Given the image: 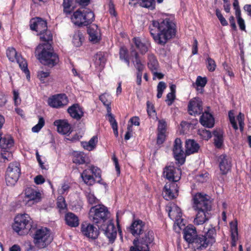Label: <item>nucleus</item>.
<instances>
[{
	"label": "nucleus",
	"mask_w": 251,
	"mask_h": 251,
	"mask_svg": "<svg viewBox=\"0 0 251 251\" xmlns=\"http://www.w3.org/2000/svg\"><path fill=\"white\" fill-rule=\"evenodd\" d=\"M149 29L154 42L161 46H165L169 40L174 38L177 31L174 19L167 16L152 20Z\"/></svg>",
	"instance_id": "f257e3e1"
},
{
	"label": "nucleus",
	"mask_w": 251,
	"mask_h": 251,
	"mask_svg": "<svg viewBox=\"0 0 251 251\" xmlns=\"http://www.w3.org/2000/svg\"><path fill=\"white\" fill-rule=\"evenodd\" d=\"M192 201L193 208L196 212L194 223L196 225H202L211 218V201L207 198V195L201 193L193 196Z\"/></svg>",
	"instance_id": "f03ea898"
},
{
	"label": "nucleus",
	"mask_w": 251,
	"mask_h": 251,
	"mask_svg": "<svg viewBox=\"0 0 251 251\" xmlns=\"http://www.w3.org/2000/svg\"><path fill=\"white\" fill-rule=\"evenodd\" d=\"M35 54L42 64L49 67H54L59 62L58 55L53 51L50 43L39 44L36 48Z\"/></svg>",
	"instance_id": "7ed1b4c3"
},
{
	"label": "nucleus",
	"mask_w": 251,
	"mask_h": 251,
	"mask_svg": "<svg viewBox=\"0 0 251 251\" xmlns=\"http://www.w3.org/2000/svg\"><path fill=\"white\" fill-rule=\"evenodd\" d=\"M30 235L33 239L35 246L39 249L46 248L53 240L50 229L46 227L32 228Z\"/></svg>",
	"instance_id": "20e7f679"
},
{
	"label": "nucleus",
	"mask_w": 251,
	"mask_h": 251,
	"mask_svg": "<svg viewBox=\"0 0 251 251\" xmlns=\"http://www.w3.org/2000/svg\"><path fill=\"white\" fill-rule=\"evenodd\" d=\"M71 19L78 27L87 26L95 20V14L90 9L79 8L73 13Z\"/></svg>",
	"instance_id": "39448f33"
},
{
	"label": "nucleus",
	"mask_w": 251,
	"mask_h": 251,
	"mask_svg": "<svg viewBox=\"0 0 251 251\" xmlns=\"http://www.w3.org/2000/svg\"><path fill=\"white\" fill-rule=\"evenodd\" d=\"M32 220L27 214H18L14 218L12 227L13 230L19 235L30 233L32 229Z\"/></svg>",
	"instance_id": "423d86ee"
},
{
	"label": "nucleus",
	"mask_w": 251,
	"mask_h": 251,
	"mask_svg": "<svg viewBox=\"0 0 251 251\" xmlns=\"http://www.w3.org/2000/svg\"><path fill=\"white\" fill-rule=\"evenodd\" d=\"M110 214L107 207L102 204L92 206L89 212V218L98 227L108 220Z\"/></svg>",
	"instance_id": "0eeeda50"
},
{
	"label": "nucleus",
	"mask_w": 251,
	"mask_h": 251,
	"mask_svg": "<svg viewBox=\"0 0 251 251\" xmlns=\"http://www.w3.org/2000/svg\"><path fill=\"white\" fill-rule=\"evenodd\" d=\"M139 238H136L133 241L129 251H150L149 245L154 241V233L151 229L146 230Z\"/></svg>",
	"instance_id": "6e6552de"
},
{
	"label": "nucleus",
	"mask_w": 251,
	"mask_h": 251,
	"mask_svg": "<svg viewBox=\"0 0 251 251\" xmlns=\"http://www.w3.org/2000/svg\"><path fill=\"white\" fill-rule=\"evenodd\" d=\"M101 172L100 168L94 165H91L84 170L81 174V176L85 184L89 186L93 185L96 181L100 184L101 182Z\"/></svg>",
	"instance_id": "1a4fd4ad"
},
{
	"label": "nucleus",
	"mask_w": 251,
	"mask_h": 251,
	"mask_svg": "<svg viewBox=\"0 0 251 251\" xmlns=\"http://www.w3.org/2000/svg\"><path fill=\"white\" fill-rule=\"evenodd\" d=\"M217 236L216 230L215 227H210L204 235H199L195 245L198 251L206 249L209 246H212L216 242Z\"/></svg>",
	"instance_id": "9d476101"
},
{
	"label": "nucleus",
	"mask_w": 251,
	"mask_h": 251,
	"mask_svg": "<svg viewBox=\"0 0 251 251\" xmlns=\"http://www.w3.org/2000/svg\"><path fill=\"white\" fill-rule=\"evenodd\" d=\"M20 164L15 161L10 163L7 169L5 180L8 186H13L18 180L21 175Z\"/></svg>",
	"instance_id": "9b49d317"
},
{
	"label": "nucleus",
	"mask_w": 251,
	"mask_h": 251,
	"mask_svg": "<svg viewBox=\"0 0 251 251\" xmlns=\"http://www.w3.org/2000/svg\"><path fill=\"white\" fill-rule=\"evenodd\" d=\"M80 231L84 236L92 240L97 239L100 234L99 230L93 224L87 221L83 222L81 224Z\"/></svg>",
	"instance_id": "f8f14e48"
},
{
	"label": "nucleus",
	"mask_w": 251,
	"mask_h": 251,
	"mask_svg": "<svg viewBox=\"0 0 251 251\" xmlns=\"http://www.w3.org/2000/svg\"><path fill=\"white\" fill-rule=\"evenodd\" d=\"M178 187L176 182H168L163 188L162 194L167 201L176 198L178 196Z\"/></svg>",
	"instance_id": "ddd939ff"
},
{
	"label": "nucleus",
	"mask_w": 251,
	"mask_h": 251,
	"mask_svg": "<svg viewBox=\"0 0 251 251\" xmlns=\"http://www.w3.org/2000/svg\"><path fill=\"white\" fill-rule=\"evenodd\" d=\"M183 237L184 239L189 243L192 244L195 251L198 250L195 245V242L198 238L199 235L196 227L192 225H189L186 226L183 230Z\"/></svg>",
	"instance_id": "4468645a"
},
{
	"label": "nucleus",
	"mask_w": 251,
	"mask_h": 251,
	"mask_svg": "<svg viewBox=\"0 0 251 251\" xmlns=\"http://www.w3.org/2000/svg\"><path fill=\"white\" fill-rule=\"evenodd\" d=\"M173 153L177 163L182 165L185 162V156L182 148V142L180 138H176L174 143Z\"/></svg>",
	"instance_id": "2eb2a0df"
},
{
	"label": "nucleus",
	"mask_w": 251,
	"mask_h": 251,
	"mask_svg": "<svg viewBox=\"0 0 251 251\" xmlns=\"http://www.w3.org/2000/svg\"><path fill=\"white\" fill-rule=\"evenodd\" d=\"M30 29L39 34H43V32L48 28L47 21L38 17L32 18L29 21Z\"/></svg>",
	"instance_id": "dca6fc26"
},
{
	"label": "nucleus",
	"mask_w": 251,
	"mask_h": 251,
	"mask_svg": "<svg viewBox=\"0 0 251 251\" xmlns=\"http://www.w3.org/2000/svg\"><path fill=\"white\" fill-rule=\"evenodd\" d=\"M99 228L104 231L110 242L114 241L117 236V230L111 220H107L105 223L100 225Z\"/></svg>",
	"instance_id": "f3484780"
},
{
	"label": "nucleus",
	"mask_w": 251,
	"mask_h": 251,
	"mask_svg": "<svg viewBox=\"0 0 251 251\" xmlns=\"http://www.w3.org/2000/svg\"><path fill=\"white\" fill-rule=\"evenodd\" d=\"M202 101L199 97H195L189 101L188 112L191 115H199L202 113Z\"/></svg>",
	"instance_id": "a211bd4d"
},
{
	"label": "nucleus",
	"mask_w": 251,
	"mask_h": 251,
	"mask_svg": "<svg viewBox=\"0 0 251 251\" xmlns=\"http://www.w3.org/2000/svg\"><path fill=\"white\" fill-rule=\"evenodd\" d=\"M69 100L66 94L54 95L48 100L49 105L53 108H58L67 105Z\"/></svg>",
	"instance_id": "6ab92c4d"
},
{
	"label": "nucleus",
	"mask_w": 251,
	"mask_h": 251,
	"mask_svg": "<svg viewBox=\"0 0 251 251\" xmlns=\"http://www.w3.org/2000/svg\"><path fill=\"white\" fill-rule=\"evenodd\" d=\"M219 167L222 175H226L231 170V161L229 156L226 154H222L217 159Z\"/></svg>",
	"instance_id": "aec40b11"
},
{
	"label": "nucleus",
	"mask_w": 251,
	"mask_h": 251,
	"mask_svg": "<svg viewBox=\"0 0 251 251\" xmlns=\"http://www.w3.org/2000/svg\"><path fill=\"white\" fill-rule=\"evenodd\" d=\"M14 145V140L11 137H1V134L0 133V146L2 149L6 150V152H2L1 153L2 157L4 159L8 160V157H9L11 153L8 151L7 150H9Z\"/></svg>",
	"instance_id": "412c9836"
},
{
	"label": "nucleus",
	"mask_w": 251,
	"mask_h": 251,
	"mask_svg": "<svg viewBox=\"0 0 251 251\" xmlns=\"http://www.w3.org/2000/svg\"><path fill=\"white\" fill-rule=\"evenodd\" d=\"M67 112L72 118L76 121L80 120L84 114L83 108L78 103H74L69 106L67 109Z\"/></svg>",
	"instance_id": "4be33fe9"
},
{
	"label": "nucleus",
	"mask_w": 251,
	"mask_h": 251,
	"mask_svg": "<svg viewBox=\"0 0 251 251\" xmlns=\"http://www.w3.org/2000/svg\"><path fill=\"white\" fill-rule=\"evenodd\" d=\"M87 33L89 40L94 44L99 43L101 39L100 29L95 24L87 27Z\"/></svg>",
	"instance_id": "5701e85b"
},
{
	"label": "nucleus",
	"mask_w": 251,
	"mask_h": 251,
	"mask_svg": "<svg viewBox=\"0 0 251 251\" xmlns=\"http://www.w3.org/2000/svg\"><path fill=\"white\" fill-rule=\"evenodd\" d=\"M176 169L173 166H166L164 169L163 175L169 180V182H177L180 179V170H177L179 175H176Z\"/></svg>",
	"instance_id": "b1692460"
},
{
	"label": "nucleus",
	"mask_w": 251,
	"mask_h": 251,
	"mask_svg": "<svg viewBox=\"0 0 251 251\" xmlns=\"http://www.w3.org/2000/svg\"><path fill=\"white\" fill-rule=\"evenodd\" d=\"M145 226V223L141 220H135L130 226L129 231L134 236H140L143 233Z\"/></svg>",
	"instance_id": "393cba45"
},
{
	"label": "nucleus",
	"mask_w": 251,
	"mask_h": 251,
	"mask_svg": "<svg viewBox=\"0 0 251 251\" xmlns=\"http://www.w3.org/2000/svg\"><path fill=\"white\" fill-rule=\"evenodd\" d=\"M53 125L57 127V131L62 134H70L72 131V127L70 124L66 120H55Z\"/></svg>",
	"instance_id": "a878e982"
},
{
	"label": "nucleus",
	"mask_w": 251,
	"mask_h": 251,
	"mask_svg": "<svg viewBox=\"0 0 251 251\" xmlns=\"http://www.w3.org/2000/svg\"><path fill=\"white\" fill-rule=\"evenodd\" d=\"M132 42L140 53L142 55L145 54L151 47L149 42H142L140 37H134Z\"/></svg>",
	"instance_id": "bb28decb"
},
{
	"label": "nucleus",
	"mask_w": 251,
	"mask_h": 251,
	"mask_svg": "<svg viewBox=\"0 0 251 251\" xmlns=\"http://www.w3.org/2000/svg\"><path fill=\"white\" fill-rule=\"evenodd\" d=\"M202 113L200 119V123L206 127H213L214 126L215 120L212 114L206 111Z\"/></svg>",
	"instance_id": "cd10ccee"
},
{
	"label": "nucleus",
	"mask_w": 251,
	"mask_h": 251,
	"mask_svg": "<svg viewBox=\"0 0 251 251\" xmlns=\"http://www.w3.org/2000/svg\"><path fill=\"white\" fill-rule=\"evenodd\" d=\"M64 220L65 224L71 227H76L79 225L78 217L71 212H68L65 214Z\"/></svg>",
	"instance_id": "c85d7f7f"
},
{
	"label": "nucleus",
	"mask_w": 251,
	"mask_h": 251,
	"mask_svg": "<svg viewBox=\"0 0 251 251\" xmlns=\"http://www.w3.org/2000/svg\"><path fill=\"white\" fill-rule=\"evenodd\" d=\"M185 155H189L191 154L198 152L200 146L193 139H188L185 142Z\"/></svg>",
	"instance_id": "c756f323"
},
{
	"label": "nucleus",
	"mask_w": 251,
	"mask_h": 251,
	"mask_svg": "<svg viewBox=\"0 0 251 251\" xmlns=\"http://www.w3.org/2000/svg\"><path fill=\"white\" fill-rule=\"evenodd\" d=\"M25 198L28 199V201H33V202L37 203L41 200V194L36 190L31 187H27L25 190Z\"/></svg>",
	"instance_id": "7c9ffc66"
},
{
	"label": "nucleus",
	"mask_w": 251,
	"mask_h": 251,
	"mask_svg": "<svg viewBox=\"0 0 251 251\" xmlns=\"http://www.w3.org/2000/svg\"><path fill=\"white\" fill-rule=\"evenodd\" d=\"M147 66L151 72L159 70V62L156 56L152 53H149L148 54Z\"/></svg>",
	"instance_id": "2f4dec72"
},
{
	"label": "nucleus",
	"mask_w": 251,
	"mask_h": 251,
	"mask_svg": "<svg viewBox=\"0 0 251 251\" xmlns=\"http://www.w3.org/2000/svg\"><path fill=\"white\" fill-rule=\"evenodd\" d=\"M130 55L132 57V62L137 71H143L144 66L142 63L138 52L134 49L130 50Z\"/></svg>",
	"instance_id": "473e14b6"
},
{
	"label": "nucleus",
	"mask_w": 251,
	"mask_h": 251,
	"mask_svg": "<svg viewBox=\"0 0 251 251\" xmlns=\"http://www.w3.org/2000/svg\"><path fill=\"white\" fill-rule=\"evenodd\" d=\"M214 144L216 148L221 149L224 144V132L221 129H216L213 132Z\"/></svg>",
	"instance_id": "72a5a7b5"
},
{
	"label": "nucleus",
	"mask_w": 251,
	"mask_h": 251,
	"mask_svg": "<svg viewBox=\"0 0 251 251\" xmlns=\"http://www.w3.org/2000/svg\"><path fill=\"white\" fill-rule=\"evenodd\" d=\"M88 157L86 154L81 151H74L73 153V162L76 165L87 163Z\"/></svg>",
	"instance_id": "f704fd0d"
},
{
	"label": "nucleus",
	"mask_w": 251,
	"mask_h": 251,
	"mask_svg": "<svg viewBox=\"0 0 251 251\" xmlns=\"http://www.w3.org/2000/svg\"><path fill=\"white\" fill-rule=\"evenodd\" d=\"M168 216L172 220L177 222L178 224V221L182 217L181 209L177 206H175L174 208L169 207Z\"/></svg>",
	"instance_id": "c9c22d12"
},
{
	"label": "nucleus",
	"mask_w": 251,
	"mask_h": 251,
	"mask_svg": "<svg viewBox=\"0 0 251 251\" xmlns=\"http://www.w3.org/2000/svg\"><path fill=\"white\" fill-rule=\"evenodd\" d=\"M230 228L231 232V246H235L236 245V242L238 240V235L237 221L235 223H233V222H230Z\"/></svg>",
	"instance_id": "e433bc0d"
},
{
	"label": "nucleus",
	"mask_w": 251,
	"mask_h": 251,
	"mask_svg": "<svg viewBox=\"0 0 251 251\" xmlns=\"http://www.w3.org/2000/svg\"><path fill=\"white\" fill-rule=\"evenodd\" d=\"M17 62L18 63L20 68L26 75L27 79L30 78V72L27 68V63L26 60L21 55L17 58Z\"/></svg>",
	"instance_id": "4c0bfd02"
},
{
	"label": "nucleus",
	"mask_w": 251,
	"mask_h": 251,
	"mask_svg": "<svg viewBox=\"0 0 251 251\" xmlns=\"http://www.w3.org/2000/svg\"><path fill=\"white\" fill-rule=\"evenodd\" d=\"M119 58L124 61L128 67L130 66V58L129 52L126 47L123 46L120 47L119 50Z\"/></svg>",
	"instance_id": "58836bf2"
},
{
	"label": "nucleus",
	"mask_w": 251,
	"mask_h": 251,
	"mask_svg": "<svg viewBox=\"0 0 251 251\" xmlns=\"http://www.w3.org/2000/svg\"><path fill=\"white\" fill-rule=\"evenodd\" d=\"M99 100L106 106L107 112L110 113L111 110V98L110 95L106 93H104L99 96Z\"/></svg>",
	"instance_id": "ea45409f"
},
{
	"label": "nucleus",
	"mask_w": 251,
	"mask_h": 251,
	"mask_svg": "<svg viewBox=\"0 0 251 251\" xmlns=\"http://www.w3.org/2000/svg\"><path fill=\"white\" fill-rule=\"evenodd\" d=\"M73 0H63L62 6L63 8V13L66 16L70 15L74 10V7L72 4Z\"/></svg>",
	"instance_id": "a19ab883"
},
{
	"label": "nucleus",
	"mask_w": 251,
	"mask_h": 251,
	"mask_svg": "<svg viewBox=\"0 0 251 251\" xmlns=\"http://www.w3.org/2000/svg\"><path fill=\"white\" fill-rule=\"evenodd\" d=\"M94 61L96 65L103 66L106 61V59L103 52H97L94 56Z\"/></svg>",
	"instance_id": "79ce46f5"
},
{
	"label": "nucleus",
	"mask_w": 251,
	"mask_h": 251,
	"mask_svg": "<svg viewBox=\"0 0 251 251\" xmlns=\"http://www.w3.org/2000/svg\"><path fill=\"white\" fill-rule=\"evenodd\" d=\"M139 5L142 7L148 8L150 10H153L155 8V0H139Z\"/></svg>",
	"instance_id": "37998d69"
},
{
	"label": "nucleus",
	"mask_w": 251,
	"mask_h": 251,
	"mask_svg": "<svg viewBox=\"0 0 251 251\" xmlns=\"http://www.w3.org/2000/svg\"><path fill=\"white\" fill-rule=\"evenodd\" d=\"M39 35H40V40L45 43H50V42L52 41V34L48 28L43 32V34H39Z\"/></svg>",
	"instance_id": "c03bdc74"
},
{
	"label": "nucleus",
	"mask_w": 251,
	"mask_h": 251,
	"mask_svg": "<svg viewBox=\"0 0 251 251\" xmlns=\"http://www.w3.org/2000/svg\"><path fill=\"white\" fill-rule=\"evenodd\" d=\"M6 56L11 62L17 60V58L19 56L17 51L13 47H9L6 50Z\"/></svg>",
	"instance_id": "a18cd8bd"
},
{
	"label": "nucleus",
	"mask_w": 251,
	"mask_h": 251,
	"mask_svg": "<svg viewBox=\"0 0 251 251\" xmlns=\"http://www.w3.org/2000/svg\"><path fill=\"white\" fill-rule=\"evenodd\" d=\"M109 117V122L110 123L111 127L113 130V132L116 137H118V124L115 120L113 115L111 114H108Z\"/></svg>",
	"instance_id": "49530a36"
},
{
	"label": "nucleus",
	"mask_w": 251,
	"mask_h": 251,
	"mask_svg": "<svg viewBox=\"0 0 251 251\" xmlns=\"http://www.w3.org/2000/svg\"><path fill=\"white\" fill-rule=\"evenodd\" d=\"M38 122L37 124H36L32 128V131L33 132H38L45 126V120L43 117L41 116H38Z\"/></svg>",
	"instance_id": "de8ad7c7"
},
{
	"label": "nucleus",
	"mask_w": 251,
	"mask_h": 251,
	"mask_svg": "<svg viewBox=\"0 0 251 251\" xmlns=\"http://www.w3.org/2000/svg\"><path fill=\"white\" fill-rule=\"evenodd\" d=\"M57 207L59 209L60 211L67 209V205L66 203L65 198L62 196H59L57 198Z\"/></svg>",
	"instance_id": "09e8293b"
},
{
	"label": "nucleus",
	"mask_w": 251,
	"mask_h": 251,
	"mask_svg": "<svg viewBox=\"0 0 251 251\" xmlns=\"http://www.w3.org/2000/svg\"><path fill=\"white\" fill-rule=\"evenodd\" d=\"M206 67L209 72H214L216 68V64L214 60L210 57L207 58Z\"/></svg>",
	"instance_id": "8fccbe9b"
},
{
	"label": "nucleus",
	"mask_w": 251,
	"mask_h": 251,
	"mask_svg": "<svg viewBox=\"0 0 251 251\" xmlns=\"http://www.w3.org/2000/svg\"><path fill=\"white\" fill-rule=\"evenodd\" d=\"M167 130V123L164 119L159 120L157 126V132L166 133Z\"/></svg>",
	"instance_id": "3c124183"
},
{
	"label": "nucleus",
	"mask_w": 251,
	"mask_h": 251,
	"mask_svg": "<svg viewBox=\"0 0 251 251\" xmlns=\"http://www.w3.org/2000/svg\"><path fill=\"white\" fill-rule=\"evenodd\" d=\"M207 82V79L206 77L198 76L196 78L195 84L197 85L198 87H201L203 88L206 85Z\"/></svg>",
	"instance_id": "603ef678"
},
{
	"label": "nucleus",
	"mask_w": 251,
	"mask_h": 251,
	"mask_svg": "<svg viewBox=\"0 0 251 251\" xmlns=\"http://www.w3.org/2000/svg\"><path fill=\"white\" fill-rule=\"evenodd\" d=\"M83 202L80 200H76L72 203L73 210L75 211H80L83 207Z\"/></svg>",
	"instance_id": "864d4df0"
},
{
	"label": "nucleus",
	"mask_w": 251,
	"mask_h": 251,
	"mask_svg": "<svg viewBox=\"0 0 251 251\" xmlns=\"http://www.w3.org/2000/svg\"><path fill=\"white\" fill-rule=\"evenodd\" d=\"M209 174L208 173L205 172L204 174H201L197 175L195 179L197 182L200 183H203L206 182L208 179V176Z\"/></svg>",
	"instance_id": "5fc2aeb1"
},
{
	"label": "nucleus",
	"mask_w": 251,
	"mask_h": 251,
	"mask_svg": "<svg viewBox=\"0 0 251 251\" xmlns=\"http://www.w3.org/2000/svg\"><path fill=\"white\" fill-rule=\"evenodd\" d=\"M88 202L90 204H94L98 203V200L95 195L91 193H88L86 195Z\"/></svg>",
	"instance_id": "6e6d98bb"
},
{
	"label": "nucleus",
	"mask_w": 251,
	"mask_h": 251,
	"mask_svg": "<svg viewBox=\"0 0 251 251\" xmlns=\"http://www.w3.org/2000/svg\"><path fill=\"white\" fill-rule=\"evenodd\" d=\"M147 113L149 116H153L156 114L154 106L152 103L150 102L149 101H148L147 102Z\"/></svg>",
	"instance_id": "4d7b16f0"
},
{
	"label": "nucleus",
	"mask_w": 251,
	"mask_h": 251,
	"mask_svg": "<svg viewBox=\"0 0 251 251\" xmlns=\"http://www.w3.org/2000/svg\"><path fill=\"white\" fill-rule=\"evenodd\" d=\"M223 66L228 75H229L230 77L234 76V74L230 66H229L226 62H225L223 63Z\"/></svg>",
	"instance_id": "13d9d810"
},
{
	"label": "nucleus",
	"mask_w": 251,
	"mask_h": 251,
	"mask_svg": "<svg viewBox=\"0 0 251 251\" xmlns=\"http://www.w3.org/2000/svg\"><path fill=\"white\" fill-rule=\"evenodd\" d=\"M166 133L157 132L156 143L157 145H162L166 140Z\"/></svg>",
	"instance_id": "bf43d9fd"
},
{
	"label": "nucleus",
	"mask_w": 251,
	"mask_h": 251,
	"mask_svg": "<svg viewBox=\"0 0 251 251\" xmlns=\"http://www.w3.org/2000/svg\"><path fill=\"white\" fill-rule=\"evenodd\" d=\"M176 99V94L173 93H169L166 96V101L168 106L171 105Z\"/></svg>",
	"instance_id": "052dcab7"
},
{
	"label": "nucleus",
	"mask_w": 251,
	"mask_h": 251,
	"mask_svg": "<svg viewBox=\"0 0 251 251\" xmlns=\"http://www.w3.org/2000/svg\"><path fill=\"white\" fill-rule=\"evenodd\" d=\"M237 119L238 121L240 130L241 131H243L244 130V115H242L241 113H240L237 117Z\"/></svg>",
	"instance_id": "680f3d73"
},
{
	"label": "nucleus",
	"mask_w": 251,
	"mask_h": 251,
	"mask_svg": "<svg viewBox=\"0 0 251 251\" xmlns=\"http://www.w3.org/2000/svg\"><path fill=\"white\" fill-rule=\"evenodd\" d=\"M108 11L111 15L114 17H116L117 16V13L115 8L114 4L111 0H110L109 1Z\"/></svg>",
	"instance_id": "e2e57ef3"
},
{
	"label": "nucleus",
	"mask_w": 251,
	"mask_h": 251,
	"mask_svg": "<svg viewBox=\"0 0 251 251\" xmlns=\"http://www.w3.org/2000/svg\"><path fill=\"white\" fill-rule=\"evenodd\" d=\"M112 159L114 162L115 169L117 172V175L119 176L120 174V167L119 164L118 159L115 156V155H113L112 156Z\"/></svg>",
	"instance_id": "0e129e2a"
},
{
	"label": "nucleus",
	"mask_w": 251,
	"mask_h": 251,
	"mask_svg": "<svg viewBox=\"0 0 251 251\" xmlns=\"http://www.w3.org/2000/svg\"><path fill=\"white\" fill-rule=\"evenodd\" d=\"M200 134L201 135L204 139L208 140L212 137L211 133L209 130L206 129L202 130L201 131H200Z\"/></svg>",
	"instance_id": "69168bd1"
},
{
	"label": "nucleus",
	"mask_w": 251,
	"mask_h": 251,
	"mask_svg": "<svg viewBox=\"0 0 251 251\" xmlns=\"http://www.w3.org/2000/svg\"><path fill=\"white\" fill-rule=\"evenodd\" d=\"M198 42L196 38L194 39V42L192 48V54L195 55L198 53Z\"/></svg>",
	"instance_id": "338daca9"
},
{
	"label": "nucleus",
	"mask_w": 251,
	"mask_h": 251,
	"mask_svg": "<svg viewBox=\"0 0 251 251\" xmlns=\"http://www.w3.org/2000/svg\"><path fill=\"white\" fill-rule=\"evenodd\" d=\"M50 75V73L48 72L41 71L38 73V77L41 81H44L45 78Z\"/></svg>",
	"instance_id": "774afa93"
}]
</instances>
